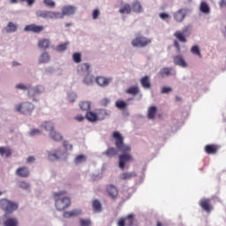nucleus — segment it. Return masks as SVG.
<instances>
[{
	"instance_id": "nucleus-46",
	"label": "nucleus",
	"mask_w": 226,
	"mask_h": 226,
	"mask_svg": "<svg viewBox=\"0 0 226 226\" xmlns=\"http://www.w3.org/2000/svg\"><path fill=\"white\" fill-rule=\"evenodd\" d=\"M43 3L46 6L49 8H54L56 6V3L52 0H43Z\"/></svg>"
},
{
	"instance_id": "nucleus-61",
	"label": "nucleus",
	"mask_w": 226,
	"mask_h": 226,
	"mask_svg": "<svg viewBox=\"0 0 226 226\" xmlns=\"http://www.w3.org/2000/svg\"><path fill=\"white\" fill-rule=\"evenodd\" d=\"M26 3L29 4V6H31V4L34 3V0H26Z\"/></svg>"
},
{
	"instance_id": "nucleus-21",
	"label": "nucleus",
	"mask_w": 226,
	"mask_h": 226,
	"mask_svg": "<svg viewBox=\"0 0 226 226\" xmlns=\"http://www.w3.org/2000/svg\"><path fill=\"white\" fill-rule=\"evenodd\" d=\"M38 47L42 50H47L50 47V41L49 39H41L39 40Z\"/></svg>"
},
{
	"instance_id": "nucleus-34",
	"label": "nucleus",
	"mask_w": 226,
	"mask_h": 226,
	"mask_svg": "<svg viewBox=\"0 0 226 226\" xmlns=\"http://www.w3.org/2000/svg\"><path fill=\"white\" fill-rule=\"evenodd\" d=\"M126 94H132V96H137L139 93V87H131L125 90Z\"/></svg>"
},
{
	"instance_id": "nucleus-43",
	"label": "nucleus",
	"mask_w": 226,
	"mask_h": 226,
	"mask_svg": "<svg viewBox=\"0 0 226 226\" xmlns=\"http://www.w3.org/2000/svg\"><path fill=\"white\" fill-rule=\"evenodd\" d=\"M72 59L74 63H80V61H82V56L80 55V53H74L72 55Z\"/></svg>"
},
{
	"instance_id": "nucleus-3",
	"label": "nucleus",
	"mask_w": 226,
	"mask_h": 226,
	"mask_svg": "<svg viewBox=\"0 0 226 226\" xmlns=\"http://www.w3.org/2000/svg\"><path fill=\"white\" fill-rule=\"evenodd\" d=\"M0 207L6 214H11L13 211L19 209V205H17V203H13L6 199L0 200Z\"/></svg>"
},
{
	"instance_id": "nucleus-6",
	"label": "nucleus",
	"mask_w": 226,
	"mask_h": 226,
	"mask_svg": "<svg viewBox=\"0 0 226 226\" xmlns=\"http://www.w3.org/2000/svg\"><path fill=\"white\" fill-rule=\"evenodd\" d=\"M151 41L152 40L147 37H144L142 35H137L136 38L132 41V47L144 48V47H147V45H149Z\"/></svg>"
},
{
	"instance_id": "nucleus-44",
	"label": "nucleus",
	"mask_w": 226,
	"mask_h": 226,
	"mask_svg": "<svg viewBox=\"0 0 226 226\" xmlns=\"http://www.w3.org/2000/svg\"><path fill=\"white\" fill-rule=\"evenodd\" d=\"M80 226H91V220L89 219H80L79 220Z\"/></svg>"
},
{
	"instance_id": "nucleus-49",
	"label": "nucleus",
	"mask_w": 226,
	"mask_h": 226,
	"mask_svg": "<svg viewBox=\"0 0 226 226\" xmlns=\"http://www.w3.org/2000/svg\"><path fill=\"white\" fill-rule=\"evenodd\" d=\"M49 160L50 162H56V160H59V155L57 154H49Z\"/></svg>"
},
{
	"instance_id": "nucleus-30",
	"label": "nucleus",
	"mask_w": 226,
	"mask_h": 226,
	"mask_svg": "<svg viewBox=\"0 0 226 226\" xmlns=\"http://www.w3.org/2000/svg\"><path fill=\"white\" fill-rule=\"evenodd\" d=\"M50 61V55L47 52H43L39 57V64H43L45 63H49Z\"/></svg>"
},
{
	"instance_id": "nucleus-36",
	"label": "nucleus",
	"mask_w": 226,
	"mask_h": 226,
	"mask_svg": "<svg viewBox=\"0 0 226 226\" xmlns=\"http://www.w3.org/2000/svg\"><path fill=\"white\" fill-rule=\"evenodd\" d=\"M119 13H132V6L126 4L122 8L119 9Z\"/></svg>"
},
{
	"instance_id": "nucleus-59",
	"label": "nucleus",
	"mask_w": 226,
	"mask_h": 226,
	"mask_svg": "<svg viewBox=\"0 0 226 226\" xmlns=\"http://www.w3.org/2000/svg\"><path fill=\"white\" fill-rule=\"evenodd\" d=\"M219 6L221 8H225V6H226V0H221L220 3H219Z\"/></svg>"
},
{
	"instance_id": "nucleus-37",
	"label": "nucleus",
	"mask_w": 226,
	"mask_h": 226,
	"mask_svg": "<svg viewBox=\"0 0 226 226\" xmlns=\"http://www.w3.org/2000/svg\"><path fill=\"white\" fill-rule=\"evenodd\" d=\"M43 128L46 130V132H54L55 129H54V124H52V122H45L43 124Z\"/></svg>"
},
{
	"instance_id": "nucleus-38",
	"label": "nucleus",
	"mask_w": 226,
	"mask_h": 226,
	"mask_svg": "<svg viewBox=\"0 0 226 226\" xmlns=\"http://www.w3.org/2000/svg\"><path fill=\"white\" fill-rule=\"evenodd\" d=\"M191 52L194 56H198L199 57H202V54L200 53V49L199 48V46H192L191 48Z\"/></svg>"
},
{
	"instance_id": "nucleus-48",
	"label": "nucleus",
	"mask_w": 226,
	"mask_h": 226,
	"mask_svg": "<svg viewBox=\"0 0 226 226\" xmlns=\"http://www.w3.org/2000/svg\"><path fill=\"white\" fill-rule=\"evenodd\" d=\"M81 72H87V73L89 72V68H91V65L89 64H82L80 65Z\"/></svg>"
},
{
	"instance_id": "nucleus-14",
	"label": "nucleus",
	"mask_w": 226,
	"mask_h": 226,
	"mask_svg": "<svg viewBox=\"0 0 226 226\" xmlns=\"http://www.w3.org/2000/svg\"><path fill=\"white\" fill-rule=\"evenodd\" d=\"M24 31H26L27 33H29V32L30 33H41V31H43V26L31 24V25L26 26L24 28Z\"/></svg>"
},
{
	"instance_id": "nucleus-17",
	"label": "nucleus",
	"mask_w": 226,
	"mask_h": 226,
	"mask_svg": "<svg viewBox=\"0 0 226 226\" xmlns=\"http://www.w3.org/2000/svg\"><path fill=\"white\" fill-rule=\"evenodd\" d=\"M29 169L26 166L19 167L16 170V176L19 177H29Z\"/></svg>"
},
{
	"instance_id": "nucleus-33",
	"label": "nucleus",
	"mask_w": 226,
	"mask_h": 226,
	"mask_svg": "<svg viewBox=\"0 0 226 226\" xmlns=\"http://www.w3.org/2000/svg\"><path fill=\"white\" fill-rule=\"evenodd\" d=\"M0 154L1 156H6V158L11 156V149L6 147H0Z\"/></svg>"
},
{
	"instance_id": "nucleus-57",
	"label": "nucleus",
	"mask_w": 226,
	"mask_h": 226,
	"mask_svg": "<svg viewBox=\"0 0 226 226\" xmlns=\"http://www.w3.org/2000/svg\"><path fill=\"white\" fill-rule=\"evenodd\" d=\"M160 18L162 19V20H165V19H169V14L165 13V12H162L160 14Z\"/></svg>"
},
{
	"instance_id": "nucleus-20",
	"label": "nucleus",
	"mask_w": 226,
	"mask_h": 226,
	"mask_svg": "<svg viewBox=\"0 0 226 226\" xmlns=\"http://www.w3.org/2000/svg\"><path fill=\"white\" fill-rule=\"evenodd\" d=\"M173 61L175 64H177V66H181L182 68H186L187 66L186 62L182 56H174Z\"/></svg>"
},
{
	"instance_id": "nucleus-54",
	"label": "nucleus",
	"mask_w": 226,
	"mask_h": 226,
	"mask_svg": "<svg viewBox=\"0 0 226 226\" xmlns=\"http://www.w3.org/2000/svg\"><path fill=\"white\" fill-rule=\"evenodd\" d=\"M68 100H69V102L73 103V102H75V100H77V94H69L68 95Z\"/></svg>"
},
{
	"instance_id": "nucleus-1",
	"label": "nucleus",
	"mask_w": 226,
	"mask_h": 226,
	"mask_svg": "<svg viewBox=\"0 0 226 226\" xmlns=\"http://www.w3.org/2000/svg\"><path fill=\"white\" fill-rule=\"evenodd\" d=\"M112 137L115 140L116 148L110 147L106 151H104L102 154L108 158H114V156H117L119 151L121 153H130L132 151L130 146L124 144V138L123 135H121V133H119V132H113Z\"/></svg>"
},
{
	"instance_id": "nucleus-63",
	"label": "nucleus",
	"mask_w": 226,
	"mask_h": 226,
	"mask_svg": "<svg viewBox=\"0 0 226 226\" xmlns=\"http://www.w3.org/2000/svg\"><path fill=\"white\" fill-rule=\"evenodd\" d=\"M11 4H16V3H19V0H10Z\"/></svg>"
},
{
	"instance_id": "nucleus-62",
	"label": "nucleus",
	"mask_w": 226,
	"mask_h": 226,
	"mask_svg": "<svg viewBox=\"0 0 226 226\" xmlns=\"http://www.w3.org/2000/svg\"><path fill=\"white\" fill-rule=\"evenodd\" d=\"M156 226H165V224H163L162 222L157 221L156 222Z\"/></svg>"
},
{
	"instance_id": "nucleus-7",
	"label": "nucleus",
	"mask_w": 226,
	"mask_h": 226,
	"mask_svg": "<svg viewBox=\"0 0 226 226\" xmlns=\"http://www.w3.org/2000/svg\"><path fill=\"white\" fill-rule=\"evenodd\" d=\"M135 222V216L132 214L125 217H121L118 219L117 226H132Z\"/></svg>"
},
{
	"instance_id": "nucleus-40",
	"label": "nucleus",
	"mask_w": 226,
	"mask_h": 226,
	"mask_svg": "<svg viewBox=\"0 0 226 226\" xmlns=\"http://www.w3.org/2000/svg\"><path fill=\"white\" fill-rule=\"evenodd\" d=\"M200 10L202 13H209V5L206 2H202L200 6Z\"/></svg>"
},
{
	"instance_id": "nucleus-35",
	"label": "nucleus",
	"mask_w": 226,
	"mask_h": 226,
	"mask_svg": "<svg viewBox=\"0 0 226 226\" xmlns=\"http://www.w3.org/2000/svg\"><path fill=\"white\" fill-rule=\"evenodd\" d=\"M93 209L95 213H100L102 211V203L98 200L93 201Z\"/></svg>"
},
{
	"instance_id": "nucleus-32",
	"label": "nucleus",
	"mask_w": 226,
	"mask_h": 226,
	"mask_svg": "<svg viewBox=\"0 0 226 226\" xmlns=\"http://www.w3.org/2000/svg\"><path fill=\"white\" fill-rule=\"evenodd\" d=\"M18 26L13 22H9L7 26L4 28L5 33H15L17 32Z\"/></svg>"
},
{
	"instance_id": "nucleus-55",
	"label": "nucleus",
	"mask_w": 226,
	"mask_h": 226,
	"mask_svg": "<svg viewBox=\"0 0 226 226\" xmlns=\"http://www.w3.org/2000/svg\"><path fill=\"white\" fill-rule=\"evenodd\" d=\"M39 133H41V132L38 129H34L30 132L31 137H34V135H39Z\"/></svg>"
},
{
	"instance_id": "nucleus-29",
	"label": "nucleus",
	"mask_w": 226,
	"mask_h": 226,
	"mask_svg": "<svg viewBox=\"0 0 226 226\" xmlns=\"http://www.w3.org/2000/svg\"><path fill=\"white\" fill-rule=\"evenodd\" d=\"M172 68H169V67H164L162 69H161L159 75L160 77H169L170 75H172Z\"/></svg>"
},
{
	"instance_id": "nucleus-23",
	"label": "nucleus",
	"mask_w": 226,
	"mask_h": 226,
	"mask_svg": "<svg viewBox=\"0 0 226 226\" xmlns=\"http://www.w3.org/2000/svg\"><path fill=\"white\" fill-rule=\"evenodd\" d=\"M122 181H126V179H132V177H137V173L135 171L132 172H124L120 174L119 176Z\"/></svg>"
},
{
	"instance_id": "nucleus-2",
	"label": "nucleus",
	"mask_w": 226,
	"mask_h": 226,
	"mask_svg": "<svg viewBox=\"0 0 226 226\" xmlns=\"http://www.w3.org/2000/svg\"><path fill=\"white\" fill-rule=\"evenodd\" d=\"M66 192H58L53 194L55 198V206L58 211H64V209L70 207L72 204L70 198L64 197Z\"/></svg>"
},
{
	"instance_id": "nucleus-39",
	"label": "nucleus",
	"mask_w": 226,
	"mask_h": 226,
	"mask_svg": "<svg viewBox=\"0 0 226 226\" xmlns=\"http://www.w3.org/2000/svg\"><path fill=\"white\" fill-rule=\"evenodd\" d=\"M79 107H80L81 110H89L91 109V102H79Z\"/></svg>"
},
{
	"instance_id": "nucleus-58",
	"label": "nucleus",
	"mask_w": 226,
	"mask_h": 226,
	"mask_svg": "<svg viewBox=\"0 0 226 226\" xmlns=\"http://www.w3.org/2000/svg\"><path fill=\"white\" fill-rule=\"evenodd\" d=\"M76 121L82 122L84 121V117L82 115H78L75 117Z\"/></svg>"
},
{
	"instance_id": "nucleus-50",
	"label": "nucleus",
	"mask_w": 226,
	"mask_h": 226,
	"mask_svg": "<svg viewBox=\"0 0 226 226\" xmlns=\"http://www.w3.org/2000/svg\"><path fill=\"white\" fill-rule=\"evenodd\" d=\"M19 188L23 190H27L29 188V184L27 182L22 181L19 183Z\"/></svg>"
},
{
	"instance_id": "nucleus-45",
	"label": "nucleus",
	"mask_w": 226,
	"mask_h": 226,
	"mask_svg": "<svg viewBox=\"0 0 226 226\" xmlns=\"http://www.w3.org/2000/svg\"><path fill=\"white\" fill-rule=\"evenodd\" d=\"M83 162H86V156L79 154L75 158V163H82Z\"/></svg>"
},
{
	"instance_id": "nucleus-28",
	"label": "nucleus",
	"mask_w": 226,
	"mask_h": 226,
	"mask_svg": "<svg viewBox=\"0 0 226 226\" xmlns=\"http://www.w3.org/2000/svg\"><path fill=\"white\" fill-rule=\"evenodd\" d=\"M186 30H184V32L177 31L174 34L175 38L178 40V41H182L183 43H186V37H185V33Z\"/></svg>"
},
{
	"instance_id": "nucleus-27",
	"label": "nucleus",
	"mask_w": 226,
	"mask_h": 226,
	"mask_svg": "<svg viewBox=\"0 0 226 226\" xmlns=\"http://www.w3.org/2000/svg\"><path fill=\"white\" fill-rule=\"evenodd\" d=\"M156 112H158V108L156 106H151L147 110V117L149 119H154L156 117Z\"/></svg>"
},
{
	"instance_id": "nucleus-24",
	"label": "nucleus",
	"mask_w": 226,
	"mask_h": 226,
	"mask_svg": "<svg viewBox=\"0 0 226 226\" xmlns=\"http://www.w3.org/2000/svg\"><path fill=\"white\" fill-rule=\"evenodd\" d=\"M86 118L90 123H96V121H98L96 111L95 112L87 111V114H86Z\"/></svg>"
},
{
	"instance_id": "nucleus-18",
	"label": "nucleus",
	"mask_w": 226,
	"mask_h": 226,
	"mask_svg": "<svg viewBox=\"0 0 226 226\" xmlns=\"http://www.w3.org/2000/svg\"><path fill=\"white\" fill-rule=\"evenodd\" d=\"M204 149L207 154H216V153H218L219 147L217 145H207Z\"/></svg>"
},
{
	"instance_id": "nucleus-25",
	"label": "nucleus",
	"mask_w": 226,
	"mask_h": 226,
	"mask_svg": "<svg viewBox=\"0 0 226 226\" xmlns=\"http://www.w3.org/2000/svg\"><path fill=\"white\" fill-rule=\"evenodd\" d=\"M132 11L135 13H142V11H144V10L142 9V4H140V2H139V0H135L132 3Z\"/></svg>"
},
{
	"instance_id": "nucleus-9",
	"label": "nucleus",
	"mask_w": 226,
	"mask_h": 226,
	"mask_svg": "<svg viewBox=\"0 0 226 226\" xmlns=\"http://www.w3.org/2000/svg\"><path fill=\"white\" fill-rule=\"evenodd\" d=\"M133 160V157H132V154L127 153H123V154H120L118 157V167L119 169H122V170L124 169V165H126L127 162H132Z\"/></svg>"
},
{
	"instance_id": "nucleus-41",
	"label": "nucleus",
	"mask_w": 226,
	"mask_h": 226,
	"mask_svg": "<svg viewBox=\"0 0 226 226\" xmlns=\"http://www.w3.org/2000/svg\"><path fill=\"white\" fill-rule=\"evenodd\" d=\"M128 104H126V102H124V101L122 100H118L116 102V108L117 109H120L121 110H123V109H126Z\"/></svg>"
},
{
	"instance_id": "nucleus-16",
	"label": "nucleus",
	"mask_w": 226,
	"mask_h": 226,
	"mask_svg": "<svg viewBox=\"0 0 226 226\" xmlns=\"http://www.w3.org/2000/svg\"><path fill=\"white\" fill-rule=\"evenodd\" d=\"M95 81L98 84V86H101L102 87H105L109 84H110V82H112V79L99 76L96 78Z\"/></svg>"
},
{
	"instance_id": "nucleus-42",
	"label": "nucleus",
	"mask_w": 226,
	"mask_h": 226,
	"mask_svg": "<svg viewBox=\"0 0 226 226\" xmlns=\"http://www.w3.org/2000/svg\"><path fill=\"white\" fill-rule=\"evenodd\" d=\"M94 80V79L93 78V76L87 74V75L85 77L83 82H84V84H86L87 86H91V84H93Z\"/></svg>"
},
{
	"instance_id": "nucleus-31",
	"label": "nucleus",
	"mask_w": 226,
	"mask_h": 226,
	"mask_svg": "<svg viewBox=\"0 0 226 226\" xmlns=\"http://www.w3.org/2000/svg\"><path fill=\"white\" fill-rule=\"evenodd\" d=\"M49 136L52 139V140H56V142H59V140H63V136L61 133L55 131H51L49 132Z\"/></svg>"
},
{
	"instance_id": "nucleus-19",
	"label": "nucleus",
	"mask_w": 226,
	"mask_h": 226,
	"mask_svg": "<svg viewBox=\"0 0 226 226\" xmlns=\"http://www.w3.org/2000/svg\"><path fill=\"white\" fill-rule=\"evenodd\" d=\"M82 215V211L80 209H73L72 211L64 212V218H73V216H79Z\"/></svg>"
},
{
	"instance_id": "nucleus-26",
	"label": "nucleus",
	"mask_w": 226,
	"mask_h": 226,
	"mask_svg": "<svg viewBox=\"0 0 226 226\" xmlns=\"http://www.w3.org/2000/svg\"><path fill=\"white\" fill-rule=\"evenodd\" d=\"M4 226H19V221L15 217L7 218L4 222Z\"/></svg>"
},
{
	"instance_id": "nucleus-10",
	"label": "nucleus",
	"mask_w": 226,
	"mask_h": 226,
	"mask_svg": "<svg viewBox=\"0 0 226 226\" xmlns=\"http://www.w3.org/2000/svg\"><path fill=\"white\" fill-rule=\"evenodd\" d=\"M106 192L109 198L112 199V200H116L117 197H119V191L117 190V187L114 185H106Z\"/></svg>"
},
{
	"instance_id": "nucleus-5",
	"label": "nucleus",
	"mask_w": 226,
	"mask_h": 226,
	"mask_svg": "<svg viewBox=\"0 0 226 226\" xmlns=\"http://www.w3.org/2000/svg\"><path fill=\"white\" fill-rule=\"evenodd\" d=\"M17 112H20L21 114L29 115L33 113L34 110V105L29 102H23L15 107Z\"/></svg>"
},
{
	"instance_id": "nucleus-56",
	"label": "nucleus",
	"mask_w": 226,
	"mask_h": 226,
	"mask_svg": "<svg viewBox=\"0 0 226 226\" xmlns=\"http://www.w3.org/2000/svg\"><path fill=\"white\" fill-rule=\"evenodd\" d=\"M174 47L177 49V52H181V46L177 41H174Z\"/></svg>"
},
{
	"instance_id": "nucleus-51",
	"label": "nucleus",
	"mask_w": 226,
	"mask_h": 226,
	"mask_svg": "<svg viewBox=\"0 0 226 226\" xmlns=\"http://www.w3.org/2000/svg\"><path fill=\"white\" fill-rule=\"evenodd\" d=\"M100 103L101 105H102V107H107V105L110 103V100H109L108 98H104L101 100Z\"/></svg>"
},
{
	"instance_id": "nucleus-13",
	"label": "nucleus",
	"mask_w": 226,
	"mask_h": 226,
	"mask_svg": "<svg viewBox=\"0 0 226 226\" xmlns=\"http://www.w3.org/2000/svg\"><path fill=\"white\" fill-rule=\"evenodd\" d=\"M77 8H75V6L72 5H67L63 7L62 9V12L61 15L62 17L60 19H64V16L68 15H73L76 11Z\"/></svg>"
},
{
	"instance_id": "nucleus-64",
	"label": "nucleus",
	"mask_w": 226,
	"mask_h": 226,
	"mask_svg": "<svg viewBox=\"0 0 226 226\" xmlns=\"http://www.w3.org/2000/svg\"><path fill=\"white\" fill-rule=\"evenodd\" d=\"M176 101H177V102H181V97L176 96Z\"/></svg>"
},
{
	"instance_id": "nucleus-52",
	"label": "nucleus",
	"mask_w": 226,
	"mask_h": 226,
	"mask_svg": "<svg viewBox=\"0 0 226 226\" xmlns=\"http://www.w3.org/2000/svg\"><path fill=\"white\" fill-rule=\"evenodd\" d=\"M171 91H172V88L164 87L162 88L161 93L162 94H169V93H170Z\"/></svg>"
},
{
	"instance_id": "nucleus-12",
	"label": "nucleus",
	"mask_w": 226,
	"mask_h": 226,
	"mask_svg": "<svg viewBox=\"0 0 226 226\" xmlns=\"http://www.w3.org/2000/svg\"><path fill=\"white\" fill-rule=\"evenodd\" d=\"M200 206L203 211L207 213H211V209H213V206H211V200L209 199H203L200 201Z\"/></svg>"
},
{
	"instance_id": "nucleus-53",
	"label": "nucleus",
	"mask_w": 226,
	"mask_h": 226,
	"mask_svg": "<svg viewBox=\"0 0 226 226\" xmlns=\"http://www.w3.org/2000/svg\"><path fill=\"white\" fill-rule=\"evenodd\" d=\"M92 17H93L94 20H96V19H98V17H100V11L98 9L94 10Z\"/></svg>"
},
{
	"instance_id": "nucleus-4",
	"label": "nucleus",
	"mask_w": 226,
	"mask_h": 226,
	"mask_svg": "<svg viewBox=\"0 0 226 226\" xmlns=\"http://www.w3.org/2000/svg\"><path fill=\"white\" fill-rule=\"evenodd\" d=\"M36 16L40 19H61L63 14L59 11H37Z\"/></svg>"
},
{
	"instance_id": "nucleus-22",
	"label": "nucleus",
	"mask_w": 226,
	"mask_h": 226,
	"mask_svg": "<svg viewBox=\"0 0 226 226\" xmlns=\"http://www.w3.org/2000/svg\"><path fill=\"white\" fill-rule=\"evenodd\" d=\"M140 84L144 89H151V80L149 79V76L141 78Z\"/></svg>"
},
{
	"instance_id": "nucleus-11",
	"label": "nucleus",
	"mask_w": 226,
	"mask_h": 226,
	"mask_svg": "<svg viewBox=\"0 0 226 226\" xmlns=\"http://www.w3.org/2000/svg\"><path fill=\"white\" fill-rule=\"evenodd\" d=\"M188 14V10L182 8L178 10L177 12L174 13L173 17L177 22H183L185 20V18Z\"/></svg>"
},
{
	"instance_id": "nucleus-8",
	"label": "nucleus",
	"mask_w": 226,
	"mask_h": 226,
	"mask_svg": "<svg viewBox=\"0 0 226 226\" xmlns=\"http://www.w3.org/2000/svg\"><path fill=\"white\" fill-rule=\"evenodd\" d=\"M16 89H22L23 91H27L28 89V96H34V94H38L39 93H41V91H40L39 87L29 88L27 87V86L22 83L16 85Z\"/></svg>"
},
{
	"instance_id": "nucleus-47",
	"label": "nucleus",
	"mask_w": 226,
	"mask_h": 226,
	"mask_svg": "<svg viewBox=\"0 0 226 226\" xmlns=\"http://www.w3.org/2000/svg\"><path fill=\"white\" fill-rule=\"evenodd\" d=\"M66 47H68V43L59 44L56 47V50L58 52H63V51L66 50Z\"/></svg>"
},
{
	"instance_id": "nucleus-15",
	"label": "nucleus",
	"mask_w": 226,
	"mask_h": 226,
	"mask_svg": "<svg viewBox=\"0 0 226 226\" xmlns=\"http://www.w3.org/2000/svg\"><path fill=\"white\" fill-rule=\"evenodd\" d=\"M95 114L97 116V121H103V119H106L108 116H110V111L100 109L95 110Z\"/></svg>"
},
{
	"instance_id": "nucleus-60",
	"label": "nucleus",
	"mask_w": 226,
	"mask_h": 226,
	"mask_svg": "<svg viewBox=\"0 0 226 226\" xmlns=\"http://www.w3.org/2000/svg\"><path fill=\"white\" fill-rule=\"evenodd\" d=\"M36 159L34 156H29L26 159L27 163H33V162H34Z\"/></svg>"
}]
</instances>
